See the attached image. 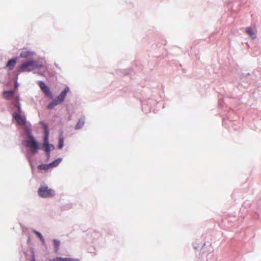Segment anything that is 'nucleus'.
I'll return each mask as SVG.
<instances>
[{
	"label": "nucleus",
	"instance_id": "nucleus-1",
	"mask_svg": "<svg viewBox=\"0 0 261 261\" xmlns=\"http://www.w3.org/2000/svg\"><path fill=\"white\" fill-rule=\"evenodd\" d=\"M42 67L41 64H38L35 61H28L20 66L18 72H31L35 69L41 68Z\"/></svg>",
	"mask_w": 261,
	"mask_h": 261
},
{
	"label": "nucleus",
	"instance_id": "nucleus-2",
	"mask_svg": "<svg viewBox=\"0 0 261 261\" xmlns=\"http://www.w3.org/2000/svg\"><path fill=\"white\" fill-rule=\"evenodd\" d=\"M29 139L23 142V144L30 148L31 152L33 154H36L38 150L39 149V145L37 142L35 138L30 134V132L28 133Z\"/></svg>",
	"mask_w": 261,
	"mask_h": 261
},
{
	"label": "nucleus",
	"instance_id": "nucleus-3",
	"mask_svg": "<svg viewBox=\"0 0 261 261\" xmlns=\"http://www.w3.org/2000/svg\"><path fill=\"white\" fill-rule=\"evenodd\" d=\"M38 195L42 198L52 197L55 195L54 190L48 188L46 186H41L38 189Z\"/></svg>",
	"mask_w": 261,
	"mask_h": 261
},
{
	"label": "nucleus",
	"instance_id": "nucleus-4",
	"mask_svg": "<svg viewBox=\"0 0 261 261\" xmlns=\"http://www.w3.org/2000/svg\"><path fill=\"white\" fill-rule=\"evenodd\" d=\"M38 84L45 95L51 99L53 98L52 93L45 83L42 81H39Z\"/></svg>",
	"mask_w": 261,
	"mask_h": 261
},
{
	"label": "nucleus",
	"instance_id": "nucleus-5",
	"mask_svg": "<svg viewBox=\"0 0 261 261\" xmlns=\"http://www.w3.org/2000/svg\"><path fill=\"white\" fill-rule=\"evenodd\" d=\"M21 114H17L14 112L13 114V118L16 120L18 124L20 125H24L26 123L25 117L21 115Z\"/></svg>",
	"mask_w": 261,
	"mask_h": 261
},
{
	"label": "nucleus",
	"instance_id": "nucleus-6",
	"mask_svg": "<svg viewBox=\"0 0 261 261\" xmlns=\"http://www.w3.org/2000/svg\"><path fill=\"white\" fill-rule=\"evenodd\" d=\"M48 261H80L78 258H72V257H56L51 259H50Z\"/></svg>",
	"mask_w": 261,
	"mask_h": 261
},
{
	"label": "nucleus",
	"instance_id": "nucleus-7",
	"mask_svg": "<svg viewBox=\"0 0 261 261\" xmlns=\"http://www.w3.org/2000/svg\"><path fill=\"white\" fill-rule=\"evenodd\" d=\"M16 62V59H12L8 62L6 67L9 69V70H12L15 67Z\"/></svg>",
	"mask_w": 261,
	"mask_h": 261
},
{
	"label": "nucleus",
	"instance_id": "nucleus-8",
	"mask_svg": "<svg viewBox=\"0 0 261 261\" xmlns=\"http://www.w3.org/2000/svg\"><path fill=\"white\" fill-rule=\"evenodd\" d=\"M3 95L5 98L7 99H12L14 96V93L13 91H4Z\"/></svg>",
	"mask_w": 261,
	"mask_h": 261
},
{
	"label": "nucleus",
	"instance_id": "nucleus-9",
	"mask_svg": "<svg viewBox=\"0 0 261 261\" xmlns=\"http://www.w3.org/2000/svg\"><path fill=\"white\" fill-rule=\"evenodd\" d=\"M53 147L52 145H50L49 144L48 142H44L43 145H42V149L44 150V151L47 154L49 153V152L50 151V147Z\"/></svg>",
	"mask_w": 261,
	"mask_h": 261
},
{
	"label": "nucleus",
	"instance_id": "nucleus-10",
	"mask_svg": "<svg viewBox=\"0 0 261 261\" xmlns=\"http://www.w3.org/2000/svg\"><path fill=\"white\" fill-rule=\"evenodd\" d=\"M85 123V118L84 117H81L79 119L77 124H76L75 126V128L76 129H79L81 128L84 125Z\"/></svg>",
	"mask_w": 261,
	"mask_h": 261
},
{
	"label": "nucleus",
	"instance_id": "nucleus-11",
	"mask_svg": "<svg viewBox=\"0 0 261 261\" xmlns=\"http://www.w3.org/2000/svg\"><path fill=\"white\" fill-rule=\"evenodd\" d=\"M15 100L16 101V102L15 104V106L17 109V112H16V113L17 114H21L22 113V111H21V109L20 103L19 102V99L18 96H15Z\"/></svg>",
	"mask_w": 261,
	"mask_h": 261
},
{
	"label": "nucleus",
	"instance_id": "nucleus-12",
	"mask_svg": "<svg viewBox=\"0 0 261 261\" xmlns=\"http://www.w3.org/2000/svg\"><path fill=\"white\" fill-rule=\"evenodd\" d=\"M53 242H54V251H55V252L57 253V252H58L59 249V246L60 245V241L56 240V239H54L53 240Z\"/></svg>",
	"mask_w": 261,
	"mask_h": 261
},
{
	"label": "nucleus",
	"instance_id": "nucleus-13",
	"mask_svg": "<svg viewBox=\"0 0 261 261\" xmlns=\"http://www.w3.org/2000/svg\"><path fill=\"white\" fill-rule=\"evenodd\" d=\"M63 145H64V138H63L62 134H61L59 136V144H58V147L59 149H61L62 148Z\"/></svg>",
	"mask_w": 261,
	"mask_h": 261
},
{
	"label": "nucleus",
	"instance_id": "nucleus-14",
	"mask_svg": "<svg viewBox=\"0 0 261 261\" xmlns=\"http://www.w3.org/2000/svg\"><path fill=\"white\" fill-rule=\"evenodd\" d=\"M246 33L252 38H255V34L253 29L250 28H247L246 29Z\"/></svg>",
	"mask_w": 261,
	"mask_h": 261
},
{
	"label": "nucleus",
	"instance_id": "nucleus-15",
	"mask_svg": "<svg viewBox=\"0 0 261 261\" xmlns=\"http://www.w3.org/2000/svg\"><path fill=\"white\" fill-rule=\"evenodd\" d=\"M48 136H49V132L47 129V126L46 125H44V142H48Z\"/></svg>",
	"mask_w": 261,
	"mask_h": 261
},
{
	"label": "nucleus",
	"instance_id": "nucleus-16",
	"mask_svg": "<svg viewBox=\"0 0 261 261\" xmlns=\"http://www.w3.org/2000/svg\"><path fill=\"white\" fill-rule=\"evenodd\" d=\"M32 53L30 51H28V50H26V51H22L21 53H20V57H22V58H27L29 56H31L32 55Z\"/></svg>",
	"mask_w": 261,
	"mask_h": 261
},
{
	"label": "nucleus",
	"instance_id": "nucleus-17",
	"mask_svg": "<svg viewBox=\"0 0 261 261\" xmlns=\"http://www.w3.org/2000/svg\"><path fill=\"white\" fill-rule=\"evenodd\" d=\"M50 167L49 164H42L38 166V168L39 170H47L49 169Z\"/></svg>",
	"mask_w": 261,
	"mask_h": 261
},
{
	"label": "nucleus",
	"instance_id": "nucleus-18",
	"mask_svg": "<svg viewBox=\"0 0 261 261\" xmlns=\"http://www.w3.org/2000/svg\"><path fill=\"white\" fill-rule=\"evenodd\" d=\"M61 162V159H58L52 162L51 163L49 164L50 167H55L57 166L59 163Z\"/></svg>",
	"mask_w": 261,
	"mask_h": 261
},
{
	"label": "nucleus",
	"instance_id": "nucleus-19",
	"mask_svg": "<svg viewBox=\"0 0 261 261\" xmlns=\"http://www.w3.org/2000/svg\"><path fill=\"white\" fill-rule=\"evenodd\" d=\"M59 105L55 99H54L50 103H49L47 106V108L48 109H53L56 106Z\"/></svg>",
	"mask_w": 261,
	"mask_h": 261
},
{
	"label": "nucleus",
	"instance_id": "nucleus-20",
	"mask_svg": "<svg viewBox=\"0 0 261 261\" xmlns=\"http://www.w3.org/2000/svg\"><path fill=\"white\" fill-rule=\"evenodd\" d=\"M69 91V89L68 87H66L64 90L59 94V95L61 96L62 97L65 98L66 96L67 92Z\"/></svg>",
	"mask_w": 261,
	"mask_h": 261
},
{
	"label": "nucleus",
	"instance_id": "nucleus-21",
	"mask_svg": "<svg viewBox=\"0 0 261 261\" xmlns=\"http://www.w3.org/2000/svg\"><path fill=\"white\" fill-rule=\"evenodd\" d=\"M69 91V89L68 87H66L64 90L59 94V95L61 96L62 97L65 98L66 96L67 92Z\"/></svg>",
	"mask_w": 261,
	"mask_h": 261
},
{
	"label": "nucleus",
	"instance_id": "nucleus-22",
	"mask_svg": "<svg viewBox=\"0 0 261 261\" xmlns=\"http://www.w3.org/2000/svg\"><path fill=\"white\" fill-rule=\"evenodd\" d=\"M33 232H34V233L35 234H36V235L38 237V238L40 239V240L41 241V242H42L43 243H44V242H45V241H44V238H43V236H42V234H41L40 232H38V231H36V230H34V231H33Z\"/></svg>",
	"mask_w": 261,
	"mask_h": 261
},
{
	"label": "nucleus",
	"instance_id": "nucleus-23",
	"mask_svg": "<svg viewBox=\"0 0 261 261\" xmlns=\"http://www.w3.org/2000/svg\"><path fill=\"white\" fill-rule=\"evenodd\" d=\"M55 99L59 104H60L63 101L64 98L61 96L58 95Z\"/></svg>",
	"mask_w": 261,
	"mask_h": 261
},
{
	"label": "nucleus",
	"instance_id": "nucleus-24",
	"mask_svg": "<svg viewBox=\"0 0 261 261\" xmlns=\"http://www.w3.org/2000/svg\"><path fill=\"white\" fill-rule=\"evenodd\" d=\"M55 99L59 104H60L63 101L64 98L61 96L58 95Z\"/></svg>",
	"mask_w": 261,
	"mask_h": 261
}]
</instances>
